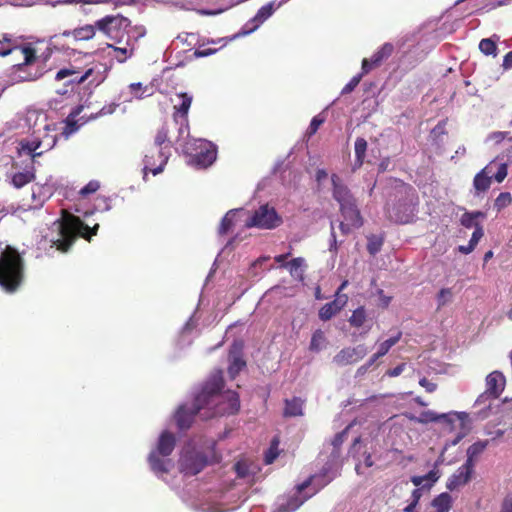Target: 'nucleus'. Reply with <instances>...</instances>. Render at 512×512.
I'll use <instances>...</instances> for the list:
<instances>
[{
  "instance_id": "2",
  "label": "nucleus",
  "mask_w": 512,
  "mask_h": 512,
  "mask_svg": "<svg viewBox=\"0 0 512 512\" xmlns=\"http://www.w3.org/2000/svg\"><path fill=\"white\" fill-rule=\"evenodd\" d=\"M332 197L339 205L342 220L339 229L342 235H349L364 225V218L358 207L357 199L337 174L331 175Z\"/></svg>"
},
{
  "instance_id": "13",
  "label": "nucleus",
  "mask_w": 512,
  "mask_h": 512,
  "mask_svg": "<svg viewBox=\"0 0 512 512\" xmlns=\"http://www.w3.org/2000/svg\"><path fill=\"white\" fill-rule=\"evenodd\" d=\"M452 417H456L458 420L461 421V425H463L464 420L467 418V414L465 412H454V413H448V414H436L433 411H423L421 412L419 417L416 416H410L409 419L418 423L427 424L430 422H439L444 421L448 424H452L453 419Z\"/></svg>"
},
{
  "instance_id": "22",
  "label": "nucleus",
  "mask_w": 512,
  "mask_h": 512,
  "mask_svg": "<svg viewBox=\"0 0 512 512\" xmlns=\"http://www.w3.org/2000/svg\"><path fill=\"white\" fill-rule=\"evenodd\" d=\"M159 456L160 455L157 452H155V451H152L149 454L148 462L150 464L151 469L156 474L168 473L169 472V467L168 466L171 465V460L170 459L164 460V459H161Z\"/></svg>"
},
{
  "instance_id": "60",
  "label": "nucleus",
  "mask_w": 512,
  "mask_h": 512,
  "mask_svg": "<svg viewBox=\"0 0 512 512\" xmlns=\"http://www.w3.org/2000/svg\"><path fill=\"white\" fill-rule=\"evenodd\" d=\"M500 512H512V496L508 495L504 498Z\"/></svg>"
},
{
  "instance_id": "64",
  "label": "nucleus",
  "mask_w": 512,
  "mask_h": 512,
  "mask_svg": "<svg viewBox=\"0 0 512 512\" xmlns=\"http://www.w3.org/2000/svg\"><path fill=\"white\" fill-rule=\"evenodd\" d=\"M378 295H379L380 305L383 308H387L389 306L390 302H391L392 297L386 296L384 294L383 290H379L378 291Z\"/></svg>"
},
{
  "instance_id": "21",
  "label": "nucleus",
  "mask_w": 512,
  "mask_h": 512,
  "mask_svg": "<svg viewBox=\"0 0 512 512\" xmlns=\"http://www.w3.org/2000/svg\"><path fill=\"white\" fill-rule=\"evenodd\" d=\"M488 444L489 440H480L469 446V448L467 449V459L465 461V464L474 469L478 456L484 452Z\"/></svg>"
},
{
  "instance_id": "42",
  "label": "nucleus",
  "mask_w": 512,
  "mask_h": 512,
  "mask_svg": "<svg viewBox=\"0 0 512 512\" xmlns=\"http://www.w3.org/2000/svg\"><path fill=\"white\" fill-rule=\"evenodd\" d=\"M279 439L277 437L273 438L271 443H270V447L269 449L267 450L266 454H265V463L266 464H272L275 459L278 457L279 455V449H278V446H279Z\"/></svg>"
},
{
  "instance_id": "30",
  "label": "nucleus",
  "mask_w": 512,
  "mask_h": 512,
  "mask_svg": "<svg viewBox=\"0 0 512 512\" xmlns=\"http://www.w3.org/2000/svg\"><path fill=\"white\" fill-rule=\"evenodd\" d=\"M355 166L361 167L364 163V159L366 157V151H367V141L362 138L358 137L355 140Z\"/></svg>"
},
{
  "instance_id": "10",
  "label": "nucleus",
  "mask_w": 512,
  "mask_h": 512,
  "mask_svg": "<svg viewBox=\"0 0 512 512\" xmlns=\"http://www.w3.org/2000/svg\"><path fill=\"white\" fill-rule=\"evenodd\" d=\"M195 154L191 156V164L196 168H207L211 166L217 157L216 146L207 140L195 141Z\"/></svg>"
},
{
  "instance_id": "59",
  "label": "nucleus",
  "mask_w": 512,
  "mask_h": 512,
  "mask_svg": "<svg viewBox=\"0 0 512 512\" xmlns=\"http://www.w3.org/2000/svg\"><path fill=\"white\" fill-rule=\"evenodd\" d=\"M76 74V71L72 70V69H67V68H64V69H60L57 73H56V80H62L66 77H69V76H72Z\"/></svg>"
},
{
  "instance_id": "43",
  "label": "nucleus",
  "mask_w": 512,
  "mask_h": 512,
  "mask_svg": "<svg viewBox=\"0 0 512 512\" xmlns=\"http://www.w3.org/2000/svg\"><path fill=\"white\" fill-rule=\"evenodd\" d=\"M130 92L136 97V98H143L144 95H151V92L148 93V91L151 89L148 86H143L141 82L137 83H131L129 85Z\"/></svg>"
},
{
  "instance_id": "61",
  "label": "nucleus",
  "mask_w": 512,
  "mask_h": 512,
  "mask_svg": "<svg viewBox=\"0 0 512 512\" xmlns=\"http://www.w3.org/2000/svg\"><path fill=\"white\" fill-rule=\"evenodd\" d=\"M234 469L240 478H244L247 475V467L241 462H237L234 465Z\"/></svg>"
},
{
  "instance_id": "19",
  "label": "nucleus",
  "mask_w": 512,
  "mask_h": 512,
  "mask_svg": "<svg viewBox=\"0 0 512 512\" xmlns=\"http://www.w3.org/2000/svg\"><path fill=\"white\" fill-rule=\"evenodd\" d=\"M175 445V436L169 431H164L158 439L157 449L155 452L163 457L169 456L173 452Z\"/></svg>"
},
{
  "instance_id": "37",
  "label": "nucleus",
  "mask_w": 512,
  "mask_h": 512,
  "mask_svg": "<svg viewBox=\"0 0 512 512\" xmlns=\"http://www.w3.org/2000/svg\"><path fill=\"white\" fill-rule=\"evenodd\" d=\"M246 366V362L239 355H234L228 367L229 376L234 379L239 372Z\"/></svg>"
},
{
  "instance_id": "63",
  "label": "nucleus",
  "mask_w": 512,
  "mask_h": 512,
  "mask_svg": "<svg viewBox=\"0 0 512 512\" xmlns=\"http://www.w3.org/2000/svg\"><path fill=\"white\" fill-rule=\"evenodd\" d=\"M508 135V132H493L489 135V138L493 140L495 143L502 142L505 137Z\"/></svg>"
},
{
  "instance_id": "9",
  "label": "nucleus",
  "mask_w": 512,
  "mask_h": 512,
  "mask_svg": "<svg viewBox=\"0 0 512 512\" xmlns=\"http://www.w3.org/2000/svg\"><path fill=\"white\" fill-rule=\"evenodd\" d=\"M207 465V456L203 452L194 449L184 451L179 459L180 471L188 476L197 475Z\"/></svg>"
},
{
  "instance_id": "18",
  "label": "nucleus",
  "mask_w": 512,
  "mask_h": 512,
  "mask_svg": "<svg viewBox=\"0 0 512 512\" xmlns=\"http://www.w3.org/2000/svg\"><path fill=\"white\" fill-rule=\"evenodd\" d=\"M276 9L277 8L275 7V1H271L262 6L251 20V22H253L254 25L248 30H245L243 34L246 35L256 30L264 21H266L269 17L273 15Z\"/></svg>"
},
{
  "instance_id": "14",
  "label": "nucleus",
  "mask_w": 512,
  "mask_h": 512,
  "mask_svg": "<svg viewBox=\"0 0 512 512\" xmlns=\"http://www.w3.org/2000/svg\"><path fill=\"white\" fill-rule=\"evenodd\" d=\"M474 472V469L467 464H463L460 466L455 473H453L446 483V487L448 490L453 491L461 486L467 484Z\"/></svg>"
},
{
  "instance_id": "28",
  "label": "nucleus",
  "mask_w": 512,
  "mask_h": 512,
  "mask_svg": "<svg viewBox=\"0 0 512 512\" xmlns=\"http://www.w3.org/2000/svg\"><path fill=\"white\" fill-rule=\"evenodd\" d=\"M491 182L492 177L486 174V169H483L475 175L473 186L477 193H481L487 191L490 188Z\"/></svg>"
},
{
  "instance_id": "57",
  "label": "nucleus",
  "mask_w": 512,
  "mask_h": 512,
  "mask_svg": "<svg viewBox=\"0 0 512 512\" xmlns=\"http://www.w3.org/2000/svg\"><path fill=\"white\" fill-rule=\"evenodd\" d=\"M507 176V166L505 164H501L496 172V174L494 175V179L498 182V183H501Z\"/></svg>"
},
{
  "instance_id": "23",
  "label": "nucleus",
  "mask_w": 512,
  "mask_h": 512,
  "mask_svg": "<svg viewBox=\"0 0 512 512\" xmlns=\"http://www.w3.org/2000/svg\"><path fill=\"white\" fill-rule=\"evenodd\" d=\"M304 401L299 397L285 400L284 417H297L303 415Z\"/></svg>"
},
{
  "instance_id": "44",
  "label": "nucleus",
  "mask_w": 512,
  "mask_h": 512,
  "mask_svg": "<svg viewBox=\"0 0 512 512\" xmlns=\"http://www.w3.org/2000/svg\"><path fill=\"white\" fill-rule=\"evenodd\" d=\"M512 202V196L509 192H501L498 197L495 199L494 207L497 211H501Z\"/></svg>"
},
{
  "instance_id": "56",
  "label": "nucleus",
  "mask_w": 512,
  "mask_h": 512,
  "mask_svg": "<svg viewBox=\"0 0 512 512\" xmlns=\"http://www.w3.org/2000/svg\"><path fill=\"white\" fill-rule=\"evenodd\" d=\"M330 237H331V241H330L329 251L337 253L338 248H339V243H338V241L336 239V233L334 231V224H333V222H331V234H330Z\"/></svg>"
},
{
  "instance_id": "54",
  "label": "nucleus",
  "mask_w": 512,
  "mask_h": 512,
  "mask_svg": "<svg viewBox=\"0 0 512 512\" xmlns=\"http://www.w3.org/2000/svg\"><path fill=\"white\" fill-rule=\"evenodd\" d=\"M419 385L423 387L428 393H433L437 389V384L429 381L425 377L419 380Z\"/></svg>"
},
{
  "instance_id": "31",
  "label": "nucleus",
  "mask_w": 512,
  "mask_h": 512,
  "mask_svg": "<svg viewBox=\"0 0 512 512\" xmlns=\"http://www.w3.org/2000/svg\"><path fill=\"white\" fill-rule=\"evenodd\" d=\"M439 477H440V475H439V472L437 470H431L430 472H428L424 476H413L411 478V482L416 487H419L421 485L425 486L424 485V481H427V482H429L427 484V487L430 488L439 479Z\"/></svg>"
},
{
  "instance_id": "26",
  "label": "nucleus",
  "mask_w": 512,
  "mask_h": 512,
  "mask_svg": "<svg viewBox=\"0 0 512 512\" xmlns=\"http://www.w3.org/2000/svg\"><path fill=\"white\" fill-rule=\"evenodd\" d=\"M34 179H35V173H34L33 168H31V169H27L22 172H16L15 174H13L11 183L15 188L20 189V188L24 187L25 185H27L28 183L32 182Z\"/></svg>"
},
{
  "instance_id": "11",
  "label": "nucleus",
  "mask_w": 512,
  "mask_h": 512,
  "mask_svg": "<svg viewBox=\"0 0 512 512\" xmlns=\"http://www.w3.org/2000/svg\"><path fill=\"white\" fill-rule=\"evenodd\" d=\"M168 158V151L152 146L144 157V172L147 173L149 171L153 175L159 174L163 171Z\"/></svg>"
},
{
  "instance_id": "41",
  "label": "nucleus",
  "mask_w": 512,
  "mask_h": 512,
  "mask_svg": "<svg viewBox=\"0 0 512 512\" xmlns=\"http://www.w3.org/2000/svg\"><path fill=\"white\" fill-rule=\"evenodd\" d=\"M480 51L485 55H497L496 42L491 38H484L479 43Z\"/></svg>"
},
{
  "instance_id": "51",
  "label": "nucleus",
  "mask_w": 512,
  "mask_h": 512,
  "mask_svg": "<svg viewBox=\"0 0 512 512\" xmlns=\"http://www.w3.org/2000/svg\"><path fill=\"white\" fill-rule=\"evenodd\" d=\"M323 122H324V119H322L318 116H315L311 120L310 125L308 127V130H307L308 135L311 136V135L315 134Z\"/></svg>"
},
{
  "instance_id": "17",
  "label": "nucleus",
  "mask_w": 512,
  "mask_h": 512,
  "mask_svg": "<svg viewBox=\"0 0 512 512\" xmlns=\"http://www.w3.org/2000/svg\"><path fill=\"white\" fill-rule=\"evenodd\" d=\"M180 102L174 105V113L173 118L175 121H178V118H181L182 121L188 122V112L192 104L193 97L188 93L181 92L177 94Z\"/></svg>"
},
{
  "instance_id": "55",
  "label": "nucleus",
  "mask_w": 512,
  "mask_h": 512,
  "mask_svg": "<svg viewBox=\"0 0 512 512\" xmlns=\"http://www.w3.org/2000/svg\"><path fill=\"white\" fill-rule=\"evenodd\" d=\"M217 50L216 48H198L194 51V56L196 58L207 57L215 54Z\"/></svg>"
},
{
  "instance_id": "3",
  "label": "nucleus",
  "mask_w": 512,
  "mask_h": 512,
  "mask_svg": "<svg viewBox=\"0 0 512 512\" xmlns=\"http://www.w3.org/2000/svg\"><path fill=\"white\" fill-rule=\"evenodd\" d=\"M222 371H216L205 382L201 391L195 396L191 408L181 405L175 413V421L180 430L189 429L193 423L194 417L200 415L203 420V414L206 411V405L214 402L217 397V391L222 387Z\"/></svg>"
},
{
  "instance_id": "49",
  "label": "nucleus",
  "mask_w": 512,
  "mask_h": 512,
  "mask_svg": "<svg viewBox=\"0 0 512 512\" xmlns=\"http://www.w3.org/2000/svg\"><path fill=\"white\" fill-rule=\"evenodd\" d=\"M483 235H484V232H483L482 226L480 224H477L476 229L474 230L468 244L471 245L475 249V247L477 246L478 242L483 237Z\"/></svg>"
},
{
  "instance_id": "29",
  "label": "nucleus",
  "mask_w": 512,
  "mask_h": 512,
  "mask_svg": "<svg viewBox=\"0 0 512 512\" xmlns=\"http://www.w3.org/2000/svg\"><path fill=\"white\" fill-rule=\"evenodd\" d=\"M394 52V46L392 43H384L373 55V63L381 65V63L387 60Z\"/></svg>"
},
{
  "instance_id": "35",
  "label": "nucleus",
  "mask_w": 512,
  "mask_h": 512,
  "mask_svg": "<svg viewBox=\"0 0 512 512\" xmlns=\"http://www.w3.org/2000/svg\"><path fill=\"white\" fill-rule=\"evenodd\" d=\"M367 251L370 255L375 256L382 248L384 243V238L378 235H369L367 237Z\"/></svg>"
},
{
  "instance_id": "32",
  "label": "nucleus",
  "mask_w": 512,
  "mask_h": 512,
  "mask_svg": "<svg viewBox=\"0 0 512 512\" xmlns=\"http://www.w3.org/2000/svg\"><path fill=\"white\" fill-rule=\"evenodd\" d=\"M401 337L402 332H398L397 335L390 337L389 339L380 343L376 352V357L385 356L389 350L400 341Z\"/></svg>"
},
{
  "instance_id": "6",
  "label": "nucleus",
  "mask_w": 512,
  "mask_h": 512,
  "mask_svg": "<svg viewBox=\"0 0 512 512\" xmlns=\"http://www.w3.org/2000/svg\"><path fill=\"white\" fill-rule=\"evenodd\" d=\"M224 386V383L222 384ZM221 387L217 391V397L214 402L206 405V411L203 414V420H208L215 416L233 415L240 409V400L238 393L228 391L226 394H221Z\"/></svg>"
},
{
  "instance_id": "5",
  "label": "nucleus",
  "mask_w": 512,
  "mask_h": 512,
  "mask_svg": "<svg viewBox=\"0 0 512 512\" xmlns=\"http://www.w3.org/2000/svg\"><path fill=\"white\" fill-rule=\"evenodd\" d=\"M23 279V259L15 249L8 246L0 255V286L7 293H14Z\"/></svg>"
},
{
  "instance_id": "46",
  "label": "nucleus",
  "mask_w": 512,
  "mask_h": 512,
  "mask_svg": "<svg viewBox=\"0 0 512 512\" xmlns=\"http://www.w3.org/2000/svg\"><path fill=\"white\" fill-rule=\"evenodd\" d=\"M452 298L450 288H442L437 294L438 308L445 306Z\"/></svg>"
},
{
  "instance_id": "50",
  "label": "nucleus",
  "mask_w": 512,
  "mask_h": 512,
  "mask_svg": "<svg viewBox=\"0 0 512 512\" xmlns=\"http://www.w3.org/2000/svg\"><path fill=\"white\" fill-rule=\"evenodd\" d=\"M108 48H112L115 52H117L116 58L118 62L123 63L128 58V50L122 47H116L113 44H107Z\"/></svg>"
},
{
  "instance_id": "39",
  "label": "nucleus",
  "mask_w": 512,
  "mask_h": 512,
  "mask_svg": "<svg viewBox=\"0 0 512 512\" xmlns=\"http://www.w3.org/2000/svg\"><path fill=\"white\" fill-rule=\"evenodd\" d=\"M234 216V210H230L225 214L219 226V234L225 235L232 229V227L234 226Z\"/></svg>"
},
{
  "instance_id": "8",
  "label": "nucleus",
  "mask_w": 512,
  "mask_h": 512,
  "mask_svg": "<svg viewBox=\"0 0 512 512\" xmlns=\"http://www.w3.org/2000/svg\"><path fill=\"white\" fill-rule=\"evenodd\" d=\"M283 223L282 217L277 213L274 207L269 204L261 205L247 219L245 226L248 228L256 227L259 229L271 230L279 227Z\"/></svg>"
},
{
  "instance_id": "36",
  "label": "nucleus",
  "mask_w": 512,
  "mask_h": 512,
  "mask_svg": "<svg viewBox=\"0 0 512 512\" xmlns=\"http://www.w3.org/2000/svg\"><path fill=\"white\" fill-rule=\"evenodd\" d=\"M41 146V141L39 140H32V141H22L21 142V149L23 152L28 153L32 160H34L36 157L42 155V151L36 152V150Z\"/></svg>"
},
{
  "instance_id": "4",
  "label": "nucleus",
  "mask_w": 512,
  "mask_h": 512,
  "mask_svg": "<svg viewBox=\"0 0 512 512\" xmlns=\"http://www.w3.org/2000/svg\"><path fill=\"white\" fill-rule=\"evenodd\" d=\"M99 224L89 227L78 216L63 211L61 220L58 222V237L52 240V247L61 253L70 250L77 237L90 241L92 236L97 234Z\"/></svg>"
},
{
  "instance_id": "40",
  "label": "nucleus",
  "mask_w": 512,
  "mask_h": 512,
  "mask_svg": "<svg viewBox=\"0 0 512 512\" xmlns=\"http://www.w3.org/2000/svg\"><path fill=\"white\" fill-rule=\"evenodd\" d=\"M285 266H288L289 272L292 276L299 277L300 279L303 278V271L302 267L304 265V259L301 257L294 258L288 264H284Z\"/></svg>"
},
{
  "instance_id": "52",
  "label": "nucleus",
  "mask_w": 512,
  "mask_h": 512,
  "mask_svg": "<svg viewBox=\"0 0 512 512\" xmlns=\"http://www.w3.org/2000/svg\"><path fill=\"white\" fill-rule=\"evenodd\" d=\"M379 65H376L373 63V58L371 57L370 59H367V58H364L362 60V72L360 74H362V77L366 74H368L372 69L378 67Z\"/></svg>"
},
{
  "instance_id": "58",
  "label": "nucleus",
  "mask_w": 512,
  "mask_h": 512,
  "mask_svg": "<svg viewBox=\"0 0 512 512\" xmlns=\"http://www.w3.org/2000/svg\"><path fill=\"white\" fill-rule=\"evenodd\" d=\"M405 367H406V364L401 363L392 369H388L386 371V375L389 377H397L404 371Z\"/></svg>"
},
{
  "instance_id": "48",
  "label": "nucleus",
  "mask_w": 512,
  "mask_h": 512,
  "mask_svg": "<svg viewBox=\"0 0 512 512\" xmlns=\"http://www.w3.org/2000/svg\"><path fill=\"white\" fill-rule=\"evenodd\" d=\"M362 79V74L355 75L351 78V80L344 86L342 89V94L351 93L360 83Z\"/></svg>"
},
{
  "instance_id": "62",
  "label": "nucleus",
  "mask_w": 512,
  "mask_h": 512,
  "mask_svg": "<svg viewBox=\"0 0 512 512\" xmlns=\"http://www.w3.org/2000/svg\"><path fill=\"white\" fill-rule=\"evenodd\" d=\"M118 107V104L116 103H110L108 105H105L99 112L100 115H110L114 113L116 108Z\"/></svg>"
},
{
  "instance_id": "7",
  "label": "nucleus",
  "mask_w": 512,
  "mask_h": 512,
  "mask_svg": "<svg viewBox=\"0 0 512 512\" xmlns=\"http://www.w3.org/2000/svg\"><path fill=\"white\" fill-rule=\"evenodd\" d=\"M97 30L116 43L121 42L124 34H127V27L130 24L128 18L121 14L106 15L96 22Z\"/></svg>"
},
{
  "instance_id": "12",
  "label": "nucleus",
  "mask_w": 512,
  "mask_h": 512,
  "mask_svg": "<svg viewBox=\"0 0 512 512\" xmlns=\"http://www.w3.org/2000/svg\"><path fill=\"white\" fill-rule=\"evenodd\" d=\"M367 354V349L364 345L356 347H346L340 350L334 357L333 362L338 366H347L358 362L363 359Z\"/></svg>"
},
{
  "instance_id": "53",
  "label": "nucleus",
  "mask_w": 512,
  "mask_h": 512,
  "mask_svg": "<svg viewBox=\"0 0 512 512\" xmlns=\"http://www.w3.org/2000/svg\"><path fill=\"white\" fill-rule=\"evenodd\" d=\"M92 74V69H88L84 74H81L76 71V74L72 75L69 80L70 83H83L90 75Z\"/></svg>"
},
{
  "instance_id": "34",
  "label": "nucleus",
  "mask_w": 512,
  "mask_h": 512,
  "mask_svg": "<svg viewBox=\"0 0 512 512\" xmlns=\"http://www.w3.org/2000/svg\"><path fill=\"white\" fill-rule=\"evenodd\" d=\"M326 343V337L322 330L317 329L311 337L309 350L313 352H319Z\"/></svg>"
},
{
  "instance_id": "20",
  "label": "nucleus",
  "mask_w": 512,
  "mask_h": 512,
  "mask_svg": "<svg viewBox=\"0 0 512 512\" xmlns=\"http://www.w3.org/2000/svg\"><path fill=\"white\" fill-rule=\"evenodd\" d=\"M330 480H325L321 482L311 494L304 495L303 497H300L298 495L293 496L288 499L287 503L285 504V507L283 509L284 512H292L298 509L307 499H309L311 496H313L315 493H317L320 489H322L324 486H326Z\"/></svg>"
},
{
  "instance_id": "25",
  "label": "nucleus",
  "mask_w": 512,
  "mask_h": 512,
  "mask_svg": "<svg viewBox=\"0 0 512 512\" xmlns=\"http://www.w3.org/2000/svg\"><path fill=\"white\" fill-rule=\"evenodd\" d=\"M155 148L163 149L164 151H170L171 142L169 140V128L166 123H164L158 130L154 138Z\"/></svg>"
},
{
  "instance_id": "47",
  "label": "nucleus",
  "mask_w": 512,
  "mask_h": 512,
  "mask_svg": "<svg viewBox=\"0 0 512 512\" xmlns=\"http://www.w3.org/2000/svg\"><path fill=\"white\" fill-rule=\"evenodd\" d=\"M100 187V184L96 180H92L88 182L80 191L81 196H87L89 194L95 193Z\"/></svg>"
},
{
  "instance_id": "15",
  "label": "nucleus",
  "mask_w": 512,
  "mask_h": 512,
  "mask_svg": "<svg viewBox=\"0 0 512 512\" xmlns=\"http://www.w3.org/2000/svg\"><path fill=\"white\" fill-rule=\"evenodd\" d=\"M505 388V377L499 371H493L486 377V391L490 397L498 398Z\"/></svg>"
},
{
  "instance_id": "16",
  "label": "nucleus",
  "mask_w": 512,
  "mask_h": 512,
  "mask_svg": "<svg viewBox=\"0 0 512 512\" xmlns=\"http://www.w3.org/2000/svg\"><path fill=\"white\" fill-rule=\"evenodd\" d=\"M348 300L347 295L343 294L341 296L336 297L333 301L326 303L319 310V318L322 321H328L337 315L343 307L346 305Z\"/></svg>"
},
{
  "instance_id": "45",
  "label": "nucleus",
  "mask_w": 512,
  "mask_h": 512,
  "mask_svg": "<svg viewBox=\"0 0 512 512\" xmlns=\"http://www.w3.org/2000/svg\"><path fill=\"white\" fill-rule=\"evenodd\" d=\"M349 427L350 426H347L344 430L337 433L331 442L332 446L334 447L335 453L337 454L339 453V449L347 437Z\"/></svg>"
},
{
  "instance_id": "27",
  "label": "nucleus",
  "mask_w": 512,
  "mask_h": 512,
  "mask_svg": "<svg viewBox=\"0 0 512 512\" xmlns=\"http://www.w3.org/2000/svg\"><path fill=\"white\" fill-rule=\"evenodd\" d=\"M431 505L436 512H449L452 507V497L449 493L443 492L432 500Z\"/></svg>"
},
{
  "instance_id": "33",
  "label": "nucleus",
  "mask_w": 512,
  "mask_h": 512,
  "mask_svg": "<svg viewBox=\"0 0 512 512\" xmlns=\"http://www.w3.org/2000/svg\"><path fill=\"white\" fill-rule=\"evenodd\" d=\"M485 214L481 211H474V212H465L460 219L461 225H463L466 228H472L479 224L476 222L478 218H484Z\"/></svg>"
},
{
  "instance_id": "1",
  "label": "nucleus",
  "mask_w": 512,
  "mask_h": 512,
  "mask_svg": "<svg viewBox=\"0 0 512 512\" xmlns=\"http://www.w3.org/2000/svg\"><path fill=\"white\" fill-rule=\"evenodd\" d=\"M20 52L23 56L21 63L13 65L14 79L17 81H34L44 74L46 62L51 56V50L39 54L38 49L31 43L20 45L16 38L3 34L0 38V56Z\"/></svg>"
},
{
  "instance_id": "24",
  "label": "nucleus",
  "mask_w": 512,
  "mask_h": 512,
  "mask_svg": "<svg viewBox=\"0 0 512 512\" xmlns=\"http://www.w3.org/2000/svg\"><path fill=\"white\" fill-rule=\"evenodd\" d=\"M96 30V23L94 25L86 24L71 30V34L75 41H88L94 38Z\"/></svg>"
},
{
  "instance_id": "38",
  "label": "nucleus",
  "mask_w": 512,
  "mask_h": 512,
  "mask_svg": "<svg viewBox=\"0 0 512 512\" xmlns=\"http://www.w3.org/2000/svg\"><path fill=\"white\" fill-rule=\"evenodd\" d=\"M366 321V311L363 306L358 307L353 311L351 317L349 318V323L351 326L355 328H360Z\"/></svg>"
}]
</instances>
